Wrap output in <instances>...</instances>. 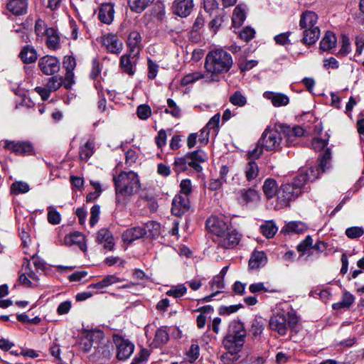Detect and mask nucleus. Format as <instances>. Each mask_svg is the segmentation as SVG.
Instances as JSON below:
<instances>
[{"mask_svg":"<svg viewBox=\"0 0 364 364\" xmlns=\"http://www.w3.org/2000/svg\"><path fill=\"white\" fill-rule=\"evenodd\" d=\"M232 63L231 55L223 49H215L208 52L205 57V68L210 76H207L205 80L218 81V75L228 72Z\"/></svg>","mask_w":364,"mask_h":364,"instance_id":"nucleus-1","label":"nucleus"},{"mask_svg":"<svg viewBox=\"0 0 364 364\" xmlns=\"http://www.w3.org/2000/svg\"><path fill=\"white\" fill-rule=\"evenodd\" d=\"M308 180L306 173H299L291 183L282 184L277 192V205L279 208L289 206L291 200L297 198L305 190Z\"/></svg>","mask_w":364,"mask_h":364,"instance_id":"nucleus-2","label":"nucleus"},{"mask_svg":"<svg viewBox=\"0 0 364 364\" xmlns=\"http://www.w3.org/2000/svg\"><path fill=\"white\" fill-rule=\"evenodd\" d=\"M113 180L117 203H124L122 197H129L137 193L141 189L139 176L132 171H122L117 176L114 177Z\"/></svg>","mask_w":364,"mask_h":364,"instance_id":"nucleus-3","label":"nucleus"},{"mask_svg":"<svg viewBox=\"0 0 364 364\" xmlns=\"http://www.w3.org/2000/svg\"><path fill=\"white\" fill-rule=\"evenodd\" d=\"M246 336L244 324L242 322L233 321L230 324L228 333L223 339V346L226 350L239 353L244 346Z\"/></svg>","mask_w":364,"mask_h":364,"instance_id":"nucleus-4","label":"nucleus"},{"mask_svg":"<svg viewBox=\"0 0 364 364\" xmlns=\"http://www.w3.org/2000/svg\"><path fill=\"white\" fill-rule=\"evenodd\" d=\"M298 323V318L294 313L278 311L269 320V328L280 336L287 334L288 328L294 329Z\"/></svg>","mask_w":364,"mask_h":364,"instance_id":"nucleus-5","label":"nucleus"},{"mask_svg":"<svg viewBox=\"0 0 364 364\" xmlns=\"http://www.w3.org/2000/svg\"><path fill=\"white\" fill-rule=\"evenodd\" d=\"M282 136L276 129H266L259 139V143L267 151H279L281 149Z\"/></svg>","mask_w":364,"mask_h":364,"instance_id":"nucleus-6","label":"nucleus"},{"mask_svg":"<svg viewBox=\"0 0 364 364\" xmlns=\"http://www.w3.org/2000/svg\"><path fill=\"white\" fill-rule=\"evenodd\" d=\"M241 239L240 235L235 229L231 228L220 237H213V241L218 247L223 249H232L238 245Z\"/></svg>","mask_w":364,"mask_h":364,"instance_id":"nucleus-7","label":"nucleus"},{"mask_svg":"<svg viewBox=\"0 0 364 364\" xmlns=\"http://www.w3.org/2000/svg\"><path fill=\"white\" fill-rule=\"evenodd\" d=\"M4 148L13 152L16 155L30 156L34 154L33 144L27 141H9L4 143Z\"/></svg>","mask_w":364,"mask_h":364,"instance_id":"nucleus-8","label":"nucleus"},{"mask_svg":"<svg viewBox=\"0 0 364 364\" xmlns=\"http://www.w3.org/2000/svg\"><path fill=\"white\" fill-rule=\"evenodd\" d=\"M207 229L213 235V237H220L225 234L232 226H230L221 217L212 215L206 220Z\"/></svg>","mask_w":364,"mask_h":364,"instance_id":"nucleus-9","label":"nucleus"},{"mask_svg":"<svg viewBox=\"0 0 364 364\" xmlns=\"http://www.w3.org/2000/svg\"><path fill=\"white\" fill-rule=\"evenodd\" d=\"M113 341L117 348V358L120 360L129 358L133 353L134 346L129 340L114 335Z\"/></svg>","mask_w":364,"mask_h":364,"instance_id":"nucleus-10","label":"nucleus"},{"mask_svg":"<svg viewBox=\"0 0 364 364\" xmlns=\"http://www.w3.org/2000/svg\"><path fill=\"white\" fill-rule=\"evenodd\" d=\"M38 65L41 71L46 75H54L60 68V63L58 58L49 55L40 58Z\"/></svg>","mask_w":364,"mask_h":364,"instance_id":"nucleus-11","label":"nucleus"},{"mask_svg":"<svg viewBox=\"0 0 364 364\" xmlns=\"http://www.w3.org/2000/svg\"><path fill=\"white\" fill-rule=\"evenodd\" d=\"M194 6L193 0H174L171 9L173 14L186 18L192 13Z\"/></svg>","mask_w":364,"mask_h":364,"instance_id":"nucleus-12","label":"nucleus"},{"mask_svg":"<svg viewBox=\"0 0 364 364\" xmlns=\"http://www.w3.org/2000/svg\"><path fill=\"white\" fill-rule=\"evenodd\" d=\"M102 44L109 53L119 54L123 48V43L116 34L108 33L103 36Z\"/></svg>","mask_w":364,"mask_h":364,"instance_id":"nucleus-13","label":"nucleus"},{"mask_svg":"<svg viewBox=\"0 0 364 364\" xmlns=\"http://www.w3.org/2000/svg\"><path fill=\"white\" fill-rule=\"evenodd\" d=\"M190 208L189 199L187 196L176 195L172 201L171 213L176 216H181Z\"/></svg>","mask_w":364,"mask_h":364,"instance_id":"nucleus-14","label":"nucleus"},{"mask_svg":"<svg viewBox=\"0 0 364 364\" xmlns=\"http://www.w3.org/2000/svg\"><path fill=\"white\" fill-rule=\"evenodd\" d=\"M186 157L190 159V161H188V166L193 168L198 173L201 172L203 170L200 163H204L208 160L207 154L200 149L187 153Z\"/></svg>","mask_w":364,"mask_h":364,"instance_id":"nucleus-15","label":"nucleus"},{"mask_svg":"<svg viewBox=\"0 0 364 364\" xmlns=\"http://www.w3.org/2000/svg\"><path fill=\"white\" fill-rule=\"evenodd\" d=\"M114 4L113 3H104L102 4L99 8L98 18L105 24H110L114 17Z\"/></svg>","mask_w":364,"mask_h":364,"instance_id":"nucleus-16","label":"nucleus"},{"mask_svg":"<svg viewBox=\"0 0 364 364\" xmlns=\"http://www.w3.org/2000/svg\"><path fill=\"white\" fill-rule=\"evenodd\" d=\"M28 0H9L6 4L7 10L16 16L25 15L28 11Z\"/></svg>","mask_w":364,"mask_h":364,"instance_id":"nucleus-17","label":"nucleus"},{"mask_svg":"<svg viewBox=\"0 0 364 364\" xmlns=\"http://www.w3.org/2000/svg\"><path fill=\"white\" fill-rule=\"evenodd\" d=\"M210 290L215 291L210 295L206 296L203 299L205 302H209L213 300V297L218 294L221 292V289L225 287L224 278L223 274H218L215 276L212 280L209 282Z\"/></svg>","mask_w":364,"mask_h":364,"instance_id":"nucleus-18","label":"nucleus"},{"mask_svg":"<svg viewBox=\"0 0 364 364\" xmlns=\"http://www.w3.org/2000/svg\"><path fill=\"white\" fill-rule=\"evenodd\" d=\"M141 36L137 31H132L129 33L127 41L129 53L134 56L136 55L141 48Z\"/></svg>","mask_w":364,"mask_h":364,"instance_id":"nucleus-19","label":"nucleus"},{"mask_svg":"<svg viewBox=\"0 0 364 364\" xmlns=\"http://www.w3.org/2000/svg\"><path fill=\"white\" fill-rule=\"evenodd\" d=\"M318 21V15L311 11H306L301 15L299 20V27L301 30L318 27L316 23Z\"/></svg>","mask_w":364,"mask_h":364,"instance_id":"nucleus-20","label":"nucleus"},{"mask_svg":"<svg viewBox=\"0 0 364 364\" xmlns=\"http://www.w3.org/2000/svg\"><path fill=\"white\" fill-rule=\"evenodd\" d=\"M146 234V228L137 226L126 230L123 232L122 237L124 242L131 243L136 240L143 237Z\"/></svg>","mask_w":364,"mask_h":364,"instance_id":"nucleus-21","label":"nucleus"},{"mask_svg":"<svg viewBox=\"0 0 364 364\" xmlns=\"http://www.w3.org/2000/svg\"><path fill=\"white\" fill-rule=\"evenodd\" d=\"M97 241L109 250H112L114 245L113 236L111 232L106 228H102L98 231Z\"/></svg>","mask_w":364,"mask_h":364,"instance_id":"nucleus-22","label":"nucleus"},{"mask_svg":"<svg viewBox=\"0 0 364 364\" xmlns=\"http://www.w3.org/2000/svg\"><path fill=\"white\" fill-rule=\"evenodd\" d=\"M263 96L264 98L270 100L274 107L286 106L289 102L288 96L280 92H265Z\"/></svg>","mask_w":364,"mask_h":364,"instance_id":"nucleus-23","label":"nucleus"},{"mask_svg":"<svg viewBox=\"0 0 364 364\" xmlns=\"http://www.w3.org/2000/svg\"><path fill=\"white\" fill-rule=\"evenodd\" d=\"M19 58L23 63L30 64L36 61L38 53L33 46L26 45L22 48L19 53Z\"/></svg>","mask_w":364,"mask_h":364,"instance_id":"nucleus-24","label":"nucleus"},{"mask_svg":"<svg viewBox=\"0 0 364 364\" xmlns=\"http://www.w3.org/2000/svg\"><path fill=\"white\" fill-rule=\"evenodd\" d=\"M46 44L50 50H55L60 47V38L58 31L54 28L47 30Z\"/></svg>","mask_w":364,"mask_h":364,"instance_id":"nucleus-25","label":"nucleus"},{"mask_svg":"<svg viewBox=\"0 0 364 364\" xmlns=\"http://www.w3.org/2000/svg\"><path fill=\"white\" fill-rule=\"evenodd\" d=\"M267 262V257L264 252L255 251L249 260V267L252 269H256L264 266Z\"/></svg>","mask_w":364,"mask_h":364,"instance_id":"nucleus-26","label":"nucleus"},{"mask_svg":"<svg viewBox=\"0 0 364 364\" xmlns=\"http://www.w3.org/2000/svg\"><path fill=\"white\" fill-rule=\"evenodd\" d=\"M247 6L244 4H238L234 9L232 21L235 27H240L246 19Z\"/></svg>","mask_w":364,"mask_h":364,"instance_id":"nucleus-27","label":"nucleus"},{"mask_svg":"<svg viewBox=\"0 0 364 364\" xmlns=\"http://www.w3.org/2000/svg\"><path fill=\"white\" fill-rule=\"evenodd\" d=\"M320 36L318 27H314L303 31L302 43L305 45L311 46L314 44Z\"/></svg>","mask_w":364,"mask_h":364,"instance_id":"nucleus-28","label":"nucleus"},{"mask_svg":"<svg viewBox=\"0 0 364 364\" xmlns=\"http://www.w3.org/2000/svg\"><path fill=\"white\" fill-rule=\"evenodd\" d=\"M284 133L287 137V146H291L293 144V141H291V138L293 137H301L304 135V130L300 126H294L291 127L289 126H284L282 127Z\"/></svg>","mask_w":364,"mask_h":364,"instance_id":"nucleus-29","label":"nucleus"},{"mask_svg":"<svg viewBox=\"0 0 364 364\" xmlns=\"http://www.w3.org/2000/svg\"><path fill=\"white\" fill-rule=\"evenodd\" d=\"M154 2V0H127L130 10L136 14L142 13Z\"/></svg>","mask_w":364,"mask_h":364,"instance_id":"nucleus-30","label":"nucleus"},{"mask_svg":"<svg viewBox=\"0 0 364 364\" xmlns=\"http://www.w3.org/2000/svg\"><path fill=\"white\" fill-rule=\"evenodd\" d=\"M65 243L67 245H78L80 250L83 252L86 251V245L85 244V237L79 232H75L69 236L65 237Z\"/></svg>","mask_w":364,"mask_h":364,"instance_id":"nucleus-31","label":"nucleus"},{"mask_svg":"<svg viewBox=\"0 0 364 364\" xmlns=\"http://www.w3.org/2000/svg\"><path fill=\"white\" fill-rule=\"evenodd\" d=\"M122 279L117 277L115 275H107L102 280H101L99 282L91 284L88 286V289H100L106 288L109 286H111L112 284H117L118 282H122Z\"/></svg>","mask_w":364,"mask_h":364,"instance_id":"nucleus-32","label":"nucleus"},{"mask_svg":"<svg viewBox=\"0 0 364 364\" xmlns=\"http://www.w3.org/2000/svg\"><path fill=\"white\" fill-rule=\"evenodd\" d=\"M336 35L331 31H327L320 42V49L323 51L329 50L336 47Z\"/></svg>","mask_w":364,"mask_h":364,"instance_id":"nucleus-33","label":"nucleus"},{"mask_svg":"<svg viewBox=\"0 0 364 364\" xmlns=\"http://www.w3.org/2000/svg\"><path fill=\"white\" fill-rule=\"evenodd\" d=\"M152 16L159 21H163L166 16L164 0H157L151 9Z\"/></svg>","mask_w":364,"mask_h":364,"instance_id":"nucleus-34","label":"nucleus"},{"mask_svg":"<svg viewBox=\"0 0 364 364\" xmlns=\"http://www.w3.org/2000/svg\"><path fill=\"white\" fill-rule=\"evenodd\" d=\"M95 152V141L89 139L83 146H80L79 156L82 161H87Z\"/></svg>","mask_w":364,"mask_h":364,"instance_id":"nucleus-35","label":"nucleus"},{"mask_svg":"<svg viewBox=\"0 0 364 364\" xmlns=\"http://www.w3.org/2000/svg\"><path fill=\"white\" fill-rule=\"evenodd\" d=\"M239 199L245 204L253 202L259 198L257 192L253 188H242L239 191Z\"/></svg>","mask_w":364,"mask_h":364,"instance_id":"nucleus-36","label":"nucleus"},{"mask_svg":"<svg viewBox=\"0 0 364 364\" xmlns=\"http://www.w3.org/2000/svg\"><path fill=\"white\" fill-rule=\"evenodd\" d=\"M245 174L248 181H251L258 176L259 167L255 161L250 160L248 161L245 167Z\"/></svg>","mask_w":364,"mask_h":364,"instance_id":"nucleus-37","label":"nucleus"},{"mask_svg":"<svg viewBox=\"0 0 364 364\" xmlns=\"http://www.w3.org/2000/svg\"><path fill=\"white\" fill-rule=\"evenodd\" d=\"M131 54L123 55L120 58V68L122 71L129 75H132L135 73V68L133 63L131 60Z\"/></svg>","mask_w":364,"mask_h":364,"instance_id":"nucleus-38","label":"nucleus"},{"mask_svg":"<svg viewBox=\"0 0 364 364\" xmlns=\"http://www.w3.org/2000/svg\"><path fill=\"white\" fill-rule=\"evenodd\" d=\"M278 191L277 182L272 178H267L265 180L263 185V191L267 198H272L277 196Z\"/></svg>","mask_w":364,"mask_h":364,"instance_id":"nucleus-39","label":"nucleus"},{"mask_svg":"<svg viewBox=\"0 0 364 364\" xmlns=\"http://www.w3.org/2000/svg\"><path fill=\"white\" fill-rule=\"evenodd\" d=\"M355 298L353 294L349 292H345L342 296L341 301L333 304V309L338 310L341 309H348L354 302Z\"/></svg>","mask_w":364,"mask_h":364,"instance_id":"nucleus-40","label":"nucleus"},{"mask_svg":"<svg viewBox=\"0 0 364 364\" xmlns=\"http://www.w3.org/2000/svg\"><path fill=\"white\" fill-rule=\"evenodd\" d=\"M169 340V334L166 327H161L157 329L155 333L154 343L156 346L166 344Z\"/></svg>","mask_w":364,"mask_h":364,"instance_id":"nucleus-41","label":"nucleus"},{"mask_svg":"<svg viewBox=\"0 0 364 364\" xmlns=\"http://www.w3.org/2000/svg\"><path fill=\"white\" fill-rule=\"evenodd\" d=\"M331 153L330 149H326L323 153L318 157L319 165L318 169H321L322 173L328 170L331 166Z\"/></svg>","mask_w":364,"mask_h":364,"instance_id":"nucleus-42","label":"nucleus"},{"mask_svg":"<svg viewBox=\"0 0 364 364\" xmlns=\"http://www.w3.org/2000/svg\"><path fill=\"white\" fill-rule=\"evenodd\" d=\"M277 230V227L273 221H267L260 226L261 232L267 238L273 237Z\"/></svg>","mask_w":364,"mask_h":364,"instance_id":"nucleus-43","label":"nucleus"},{"mask_svg":"<svg viewBox=\"0 0 364 364\" xmlns=\"http://www.w3.org/2000/svg\"><path fill=\"white\" fill-rule=\"evenodd\" d=\"M62 85H63V78L60 75H54L50 77L46 85L50 92L58 90Z\"/></svg>","mask_w":364,"mask_h":364,"instance_id":"nucleus-44","label":"nucleus"},{"mask_svg":"<svg viewBox=\"0 0 364 364\" xmlns=\"http://www.w3.org/2000/svg\"><path fill=\"white\" fill-rule=\"evenodd\" d=\"M113 350V346L112 344H104L97 348V353L99 358L108 360L112 356Z\"/></svg>","mask_w":364,"mask_h":364,"instance_id":"nucleus-45","label":"nucleus"},{"mask_svg":"<svg viewBox=\"0 0 364 364\" xmlns=\"http://www.w3.org/2000/svg\"><path fill=\"white\" fill-rule=\"evenodd\" d=\"M306 229L305 224L299 221L289 222L285 226V231L287 232L301 233Z\"/></svg>","mask_w":364,"mask_h":364,"instance_id":"nucleus-46","label":"nucleus"},{"mask_svg":"<svg viewBox=\"0 0 364 364\" xmlns=\"http://www.w3.org/2000/svg\"><path fill=\"white\" fill-rule=\"evenodd\" d=\"M190 159L186 157V155L183 157H178L175 159L173 166L174 171L177 173L186 171L188 168V161Z\"/></svg>","mask_w":364,"mask_h":364,"instance_id":"nucleus-47","label":"nucleus"},{"mask_svg":"<svg viewBox=\"0 0 364 364\" xmlns=\"http://www.w3.org/2000/svg\"><path fill=\"white\" fill-rule=\"evenodd\" d=\"M229 101L235 106L243 107L247 103V98L240 91H235L230 96Z\"/></svg>","mask_w":364,"mask_h":364,"instance_id":"nucleus-48","label":"nucleus"},{"mask_svg":"<svg viewBox=\"0 0 364 364\" xmlns=\"http://www.w3.org/2000/svg\"><path fill=\"white\" fill-rule=\"evenodd\" d=\"M29 191V186L27 183L23 181H15L11 184V192L13 194L18 195L26 193Z\"/></svg>","mask_w":364,"mask_h":364,"instance_id":"nucleus-49","label":"nucleus"},{"mask_svg":"<svg viewBox=\"0 0 364 364\" xmlns=\"http://www.w3.org/2000/svg\"><path fill=\"white\" fill-rule=\"evenodd\" d=\"M206 77L204 74H202L200 72H196L193 73H189L185 75L181 80V84L183 86L188 85L191 83H193L200 79Z\"/></svg>","mask_w":364,"mask_h":364,"instance_id":"nucleus-50","label":"nucleus"},{"mask_svg":"<svg viewBox=\"0 0 364 364\" xmlns=\"http://www.w3.org/2000/svg\"><path fill=\"white\" fill-rule=\"evenodd\" d=\"M168 107L165 109V112L170 114L171 116L176 118H179L181 116V109L177 106L176 102L172 99L167 100Z\"/></svg>","mask_w":364,"mask_h":364,"instance_id":"nucleus-51","label":"nucleus"},{"mask_svg":"<svg viewBox=\"0 0 364 364\" xmlns=\"http://www.w3.org/2000/svg\"><path fill=\"white\" fill-rule=\"evenodd\" d=\"M187 292V288L184 284H178L172 287L167 292L166 294L169 296L174 298H180Z\"/></svg>","mask_w":364,"mask_h":364,"instance_id":"nucleus-52","label":"nucleus"},{"mask_svg":"<svg viewBox=\"0 0 364 364\" xmlns=\"http://www.w3.org/2000/svg\"><path fill=\"white\" fill-rule=\"evenodd\" d=\"M30 261L26 259L23 262V269L25 271L30 280H32L33 286L37 287L38 282V276L31 269Z\"/></svg>","mask_w":364,"mask_h":364,"instance_id":"nucleus-53","label":"nucleus"},{"mask_svg":"<svg viewBox=\"0 0 364 364\" xmlns=\"http://www.w3.org/2000/svg\"><path fill=\"white\" fill-rule=\"evenodd\" d=\"M240 358L239 353H233L232 350H227L220 356V360L224 364H233Z\"/></svg>","mask_w":364,"mask_h":364,"instance_id":"nucleus-54","label":"nucleus"},{"mask_svg":"<svg viewBox=\"0 0 364 364\" xmlns=\"http://www.w3.org/2000/svg\"><path fill=\"white\" fill-rule=\"evenodd\" d=\"M351 51V45L349 38L343 35L341 38V46L339 52L338 53V55L345 56L348 55Z\"/></svg>","mask_w":364,"mask_h":364,"instance_id":"nucleus-55","label":"nucleus"},{"mask_svg":"<svg viewBox=\"0 0 364 364\" xmlns=\"http://www.w3.org/2000/svg\"><path fill=\"white\" fill-rule=\"evenodd\" d=\"M264 149V146H262V144L259 143V141H258L255 147L252 150L248 151L247 154V159L249 161H255V159H259L263 154Z\"/></svg>","mask_w":364,"mask_h":364,"instance_id":"nucleus-56","label":"nucleus"},{"mask_svg":"<svg viewBox=\"0 0 364 364\" xmlns=\"http://www.w3.org/2000/svg\"><path fill=\"white\" fill-rule=\"evenodd\" d=\"M345 234L350 239H356L364 234V230L361 227H350L346 230Z\"/></svg>","mask_w":364,"mask_h":364,"instance_id":"nucleus-57","label":"nucleus"},{"mask_svg":"<svg viewBox=\"0 0 364 364\" xmlns=\"http://www.w3.org/2000/svg\"><path fill=\"white\" fill-rule=\"evenodd\" d=\"M61 220L60 213L53 207L48 208V221L53 225L59 224Z\"/></svg>","mask_w":364,"mask_h":364,"instance_id":"nucleus-58","label":"nucleus"},{"mask_svg":"<svg viewBox=\"0 0 364 364\" xmlns=\"http://www.w3.org/2000/svg\"><path fill=\"white\" fill-rule=\"evenodd\" d=\"M100 213V206L95 205L90 210V225L93 227L99 220Z\"/></svg>","mask_w":364,"mask_h":364,"instance_id":"nucleus-59","label":"nucleus"},{"mask_svg":"<svg viewBox=\"0 0 364 364\" xmlns=\"http://www.w3.org/2000/svg\"><path fill=\"white\" fill-rule=\"evenodd\" d=\"M159 65L150 58L148 59V78L154 80L158 73Z\"/></svg>","mask_w":364,"mask_h":364,"instance_id":"nucleus-60","label":"nucleus"},{"mask_svg":"<svg viewBox=\"0 0 364 364\" xmlns=\"http://www.w3.org/2000/svg\"><path fill=\"white\" fill-rule=\"evenodd\" d=\"M187 358L190 362H194L199 356V346L197 344H191L190 349L186 353Z\"/></svg>","mask_w":364,"mask_h":364,"instance_id":"nucleus-61","label":"nucleus"},{"mask_svg":"<svg viewBox=\"0 0 364 364\" xmlns=\"http://www.w3.org/2000/svg\"><path fill=\"white\" fill-rule=\"evenodd\" d=\"M48 28L46 27L45 22L41 19H38L35 23V32L37 36H46L47 30Z\"/></svg>","mask_w":364,"mask_h":364,"instance_id":"nucleus-62","label":"nucleus"},{"mask_svg":"<svg viewBox=\"0 0 364 364\" xmlns=\"http://www.w3.org/2000/svg\"><path fill=\"white\" fill-rule=\"evenodd\" d=\"M76 66L75 59L70 55H66L64 57L63 60V67L66 70V71H73Z\"/></svg>","mask_w":364,"mask_h":364,"instance_id":"nucleus-63","label":"nucleus"},{"mask_svg":"<svg viewBox=\"0 0 364 364\" xmlns=\"http://www.w3.org/2000/svg\"><path fill=\"white\" fill-rule=\"evenodd\" d=\"M255 34V30L250 27L247 26L242 30L240 33V37L245 41L248 42L254 38Z\"/></svg>","mask_w":364,"mask_h":364,"instance_id":"nucleus-64","label":"nucleus"}]
</instances>
